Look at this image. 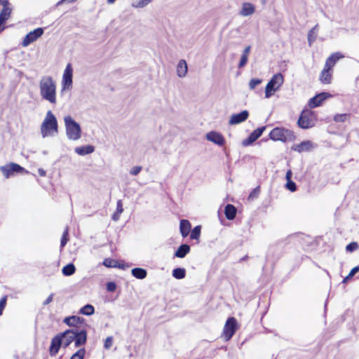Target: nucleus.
<instances>
[{
    "label": "nucleus",
    "mask_w": 359,
    "mask_h": 359,
    "mask_svg": "<svg viewBox=\"0 0 359 359\" xmlns=\"http://www.w3.org/2000/svg\"><path fill=\"white\" fill-rule=\"evenodd\" d=\"M86 339L87 334L83 330H79L77 328L67 330L52 339L49 353L51 356H54L58 353L61 346L66 348L73 341L76 347H79L86 343Z\"/></svg>",
    "instance_id": "nucleus-1"
},
{
    "label": "nucleus",
    "mask_w": 359,
    "mask_h": 359,
    "mask_svg": "<svg viewBox=\"0 0 359 359\" xmlns=\"http://www.w3.org/2000/svg\"><path fill=\"white\" fill-rule=\"evenodd\" d=\"M40 95L52 104L57 103L56 81L51 76H43L39 81Z\"/></svg>",
    "instance_id": "nucleus-2"
},
{
    "label": "nucleus",
    "mask_w": 359,
    "mask_h": 359,
    "mask_svg": "<svg viewBox=\"0 0 359 359\" xmlns=\"http://www.w3.org/2000/svg\"><path fill=\"white\" fill-rule=\"evenodd\" d=\"M41 134L43 138L54 137L58 133V123L56 116L51 111H48L41 125Z\"/></svg>",
    "instance_id": "nucleus-3"
},
{
    "label": "nucleus",
    "mask_w": 359,
    "mask_h": 359,
    "mask_svg": "<svg viewBox=\"0 0 359 359\" xmlns=\"http://www.w3.org/2000/svg\"><path fill=\"white\" fill-rule=\"evenodd\" d=\"M64 123L65 134L68 140L77 141L81 137V127L70 115L64 117Z\"/></svg>",
    "instance_id": "nucleus-4"
},
{
    "label": "nucleus",
    "mask_w": 359,
    "mask_h": 359,
    "mask_svg": "<svg viewBox=\"0 0 359 359\" xmlns=\"http://www.w3.org/2000/svg\"><path fill=\"white\" fill-rule=\"evenodd\" d=\"M283 82L284 77L282 74L277 73L274 74L266 86L265 97L269 98L273 95L280 88Z\"/></svg>",
    "instance_id": "nucleus-5"
},
{
    "label": "nucleus",
    "mask_w": 359,
    "mask_h": 359,
    "mask_svg": "<svg viewBox=\"0 0 359 359\" xmlns=\"http://www.w3.org/2000/svg\"><path fill=\"white\" fill-rule=\"evenodd\" d=\"M269 137L274 141L288 142L294 140L292 131L284 128H275L269 133Z\"/></svg>",
    "instance_id": "nucleus-6"
},
{
    "label": "nucleus",
    "mask_w": 359,
    "mask_h": 359,
    "mask_svg": "<svg viewBox=\"0 0 359 359\" xmlns=\"http://www.w3.org/2000/svg\"><path fill=\"white\" fill-rule=\"evenodd\" d=\"M316 116L310 110H304L298 120V126L303 129H308L314 126Z\"/></svg>",
    "instance_id": "nucleus-7"
},
{
    "label": "nucleus",
    "mask_w": 359,
    "mask_h": 359,
    "mask_svg": "<svg viewBox=\"0 0 359 359\" xmlns=\"http://www.w3.org/2000/svg\"><path fill=\"white\" fill-rule=\"evenodd\" d=\"M73 84V67L70 63H68L63 72L61 86L62 90H69L72 88Z\"/></svg>",
    "instance_id": "nucleus-8"
},
{
    "label": "nucleus",
    "mask_w": 359,
    "mask_h": 359,
    "mask_svg": "<svg viewBox=\"0 0 359 359\" xmlns=\"http://www.w3.org/2000/svg\"><path fill=\"white\" fill-rule=\"evenodd\" d=\"M0 170L6 178H9L22 172V167L15 163H10L0 167Z\"/></svg>",
    "instance_id": "nucleus-9"
},
{
    "label": "nucleus",
    "mask_w": 359,
    "mask_h": 359,
    "mask_svg": "<svg viewBox=\"0 0 359 359\" xmlns=\"http://www.w3.org/2000/svg\"><path fill=\"white\" fill-rule=\"evenodd\" d=\"M237 330V322L234 318H229L224 327L223 336L226 341L229 340Z\"/></svg>",
    "instance_id": "nucleus-10"
},
{
    "label": "nucleus",
    "mask_w": 359,
    "mask_h": 359,
    "mask_svg": "<svg viewBox=\"0 0 359 359\" xmlns=\"http://www.w3.org/2000/svg\"><path fill=\"white\" fill-rule=\"evenodd\" d=\"M43 29L41 27L36 28L34 30L29 32L24 37V46H27L29 44L35 42L38 39H39L43 35Z\"/></svg>",
    "instance_id": "nucleus-11"
},
{
    "label": "nucleus",
    "mask_w": 359,
    "mask_h": 359,
    "mask_svg": "<svg viewBox=\"0 0 359 359\" xmlns=\"http://www.w3.org/2000/svg\"><path fill=\"white\" fill-rule=\"evenodd\" d=\"M316 144L311 140L303 141L299 144H294L292 149L298 153L309 152L316 147Z\"/></svg>",
    "instance_id": "nucleus-12"
},
{
    "label": "nucleus",
    "mask_w": 359,
    "mask_h": 359,
    "mask_svg": "<svg viewBox=\"0 0 359 359\" xmlns=\"http://www.w3.org/2000/svg\"><path fill=\"white\" fill-rule=\"evenodd\" d=\"M205 138L208 141L212 142L219 147H222L225 144V139L224 136L217 131H210L206 133Z\"/></svg>",
    "instance_id": "nucleus-13"
},
{
    "label": "nucleus",
    "mask_w": 359,
    "mask_h": 359,
    "mask_svg": "<svg viewBox=\"0 0 359 359\" xmlns=\"http://www.w3.org/2000/svg\"><path fill=\"white\" fill-rule=\"evenodd\" d=\"M256 12V6L250 2H243L238 11V15L241 17H248L252 15Z\"/></svg>",
    "instance_id": "nucleus-14"
},
{
    "label": "nucleus",
    "mask_w": 359,
    "mask_h": 359,
    "mask_svg": "<svg viewBox=\"0 0 359 359\" xmlns=\"http://www.w3.org/2000/svg\"><path fill=\"white\" fill-rule=\"evenodd\" d=\"M2 9L0 12V22H6L11 17L12 8L8 0H0Z\"/></svg>",
    "instance_id": "nucleus-15"
},
{
    "label": "nucleus",
    "mask_w": 359,
    "mask_h": 359,
    "mask_svg": "<svg viewBox=\"0 0 359 359\" xmlns=\"http://www.w3.org/2000/svg\"><path fill=\"white\" fill-rule=\"evenodd\" d=\"M332 95L327 92L320 93L313 97L311 98L309 102V106L311 108H315L320 106L322 102L327 98L332 97Z\"/></svg>",
    "instance_id": "nucleus-16"
},
{
    "label": "nucleus",
    "mask_w": 359,
    "mask_h": 359,
    "mask_svg": "<svg viewBox=\"0 0 359 359\" xmlns=\"http://www.w3.org/2000/svg\"><path fill=\"white\" fill-rule=\"evenodd\" d=\"M265 129V126L257 128L249 135L247 139L243 141L242 144L245 147L251 144L262 135Z\"/></svg>",
    "instance_id": "nucleus-17"
},
{
    "label": "nucleus",
    "mask_w": 359,
    "mask_h": 359,
    "mask_svg": "<svg viewBox=\"0 0 359 359\" xmlns=\"http://www.w3.org/2000/svg\"><path fill=\"white\" fill-rule=\"evenodd\" d=\"M249 116V113L247 110H244L238 114H233L229 121L230 125H237L245 121Z\"/></svg>",
    "instance_id": "nucleus-18"
},
{
    "label": "nucleus",
    "mask_w": 359,
    "mask_h": 359,
    "mask_svg": "<svg viewBox=\"0 0 359 359\" xmlns=\"http://www.w3.org/2000/svg\"><path fill=\"white\" fill-rule=\"evenodd\" d=\"M344 55L339 52L333 53L330 55V57L326 60L325 64L324 67L326 68L332 69V67L335 65L336 62L341 58H344Z\"/></svg>",
    "instance_id": "nucleus-19"
},
{
    "label": "nucleus",
    "mask_w": 359,
    "mask_h": 359,
    "mask_svg": "<svg viewBox=\"0 0 359 359\" xmlns=\"http://www.w3.org/2000/svg\"><path fill=\"white\" fill-rule=\"evenodd\" d=\"M188 71L187 64L184 60H180L177 65L176 72L177 75L180 78H184L186 76Z\"/></svg>",
    "instance_id": "nucleus-20"
},
{
    "label": "nucleus",
    "mask_w": 359,
    "mask_h": 359,
    "mask_svg": "<svg viewBox=\"0 0 359 359\" xmlns=\"http://www.w3.org/2000/svg\"><path fill=\"white\" fill-rule=\"evenodd\" d=\"M191 225L187 219H182L180 223V231L183 238L187 237L191 231Z\"/></svg>",
    "instance_id": "nucleus-21"
},
{
    "label": "nucleus",
    "mask_w": 359,
    "mask_h": 359,
    "mask_svg": "<svg viewBox=\"0 0 359 359\" xmlns=\"http://www.w3.org/2000/svg\"><path fill=\"white\" fill-rule=\"evenodd\" d=\"M320 81L324 84L330 83L332 81V69L324 67L320 75Z\"/></svg>",
    "instance_id": "nucleus-22"
},
{
    "label": "nucleus",
    "mask_w": 359,
    "mask_h": 359,
    "mask_svg": "<svg viewBox=\"0 0 359 359\" xmlns=\"http://www.w3.org/2000/svg\"><path fill=\"white\" fill-rule=\"evenodd\" d=\"M95 151V148L92 145H86L77 147L74 149V151L79 156H85L92 154Z\"/></svg>",
    "instance_id": "nucleus-23"
},
{
    "label": "nucleus",
    "mask_w": 359,
    "mask_h": 359,
    "mask_svg": "<svg viewBox=\"0 0 359 359\" xmlns=\"http://www.w3.org/2000/svg\"><path fill=\"white\" fill-rule=\"evenodd\" d=\"M190 252V247L187 244H183L179 247L175 253V256L178 258H184Z\"/></svg>",
    "instance_id": "nucleus-24"
},
{
    "label": "nucleus",
    "mask_w": 359,
    "mask_h": 359,
    "mask_svg": "<svg viewBox=\"0 0 359 359\" xmlns=\"http://www.w3.org/2000/svg\"><path fill=\"white\" fill-rule=\"evenodd\" d=\"M224 214H225L226 217L228 219L231 220V219H234L236 217V209L233 205L228 204L225 207Z\"/></svg>",
    "instance_id": "nucleus-25"
},
{
    "label": "nucleus",
    "mask_w": 359,
    "mask_h": 359,
    "mask_svg": "<svg viewBox=\"0 0 359 359\" xmlns=\"http://www.w3.org/2000/svg\"><path fill=\"white\" fill-rule=\"evenodd\" d=\"M131 273L137 279H144L147 275V271L142 268H134L132 269Z\"/></svg>",
    "instance_id": "nucleus-26"
},
{
    "label": "nucleus",
    "mask_w": 359,
    "mask_h": 359,
    "mask_svg": "<svg viewBox=\"0 0 359 359\" xmlns=\"http://www.w3.org/2000/svg\"><path fill=\"white\" fill-rule=\"evenodd\" d=\"M64 323H66L69 326L76 327L78 324L81 323V318L78 316H70L65 318L64 320Z\"/></svg>",
    "instance_id": "nucleus-27"
},
{
    "label": "nucleus",
    "mask_w": 359,
    "mask_h": 359,
    "mask_svg": "<svg viewBox=\"0 0 359 359\" xmlns=\"http://www.w3.org/2000/svg\"><path fill=\"white\" fill-rule=\"evenodd\" d=\"M123 211V208L122 201L118 200L116 204V210L112 215V219L114 221H118Z\"/></svg>",
    "instance_id": "nucleus-28"
},
{
    "label": "nucleus",
    "mask_w": 359,
    "mask_h": 359,
    "mask_svg": "<svg viewBox=\"0 0 359 359\" xmlns=\"http://www.w3.org/2000/svg\"><path fill=\"white\" fill-rule=\"evenodd\" d=\"M318 25L312 28L308 33L309 45L311 46L317 37Z\"/></svg>",
    "instance_id": "nucleus-29"
},
{
    "label": "nucleus",
    "mask_w": 359,
    "mask_h": 359,
    "mask_svg": "<svg viewBox=\"0 0 359 359\" xmlns=\"http://www.w3.org/2000/svg\"><path fill=\"white\" fill-rule=\"evenodd\" d=\"M103 265L108 268H123L122 266L118 264V262L115 259L107 258L103 262Z\"/></svg>",
    "instance_id": "nucleus-30"
},
{
    "label": "nucleus",
    "mask_w": 359,
    "mask_h": 359,
    "mask_svg": "<svg viewBox=\"0 0 359 359\" xmlns=\"http://www.w3.org/2000/svg\"><path fill=\"white\" fill-rule=\"evenodd\" d=\"M152 0H137L133 1L131 4L132 7L135 8H142L147 6Z\"/></svg>",
    "instance_id": "nucleus-31"
},
{
    "label": "nucleus",
    "mask_w": 359,
    "mask_h": 359,
    "mask_svg": "<svg viewBox=\"0 0 359 359\" xmlns=\"http://www.w3.org/2000/svg\"><path fill=\"white\" fill-rule=\"evenodd\" d=\"M94 312L95 309L91 304H86L80 309V313L86 316H91Z\"/></svg>",
    "instance_id": "nucleus-32"
},
{
    "label": "nucleus",
    "mask_w": 359,
    "mask_h": 359,
    "mask_svg": "<svg viewBox=\"0 0 359 359\" xmlns=\"http://www.w3.org/2000/svg\"><path fill=\"white\" fill-rule=\"evenodd\" d=\"M76 268L73 264H69L65 266L62 269V273L65 276H71L74 273Z\"/></svg>",
    "instance_id": "nucleus-33"
},
{
    "label": "nucleus",
    "mask_w": 359,
    "mask_h": 359,
    "mask_svg": "<svg viewBox=\"0 0 359 359\" xmlns=\"http://www.w3.org/2000/svg\"><path fill=\"white\" fill-rule=\"evenodd\" d=\"M186 271L183 268H177L172 271V276L176 279H182L185 277Z\"/></svg>",
    "instance_id": "nucleus-34"
},
{
    "label": "nucleus",
    "mask_w": 359,
    "mask_h": 359,
    "mask_svg": "<svg viewBox=\"0 0 359 359\" xmlns=\"http://www.w3.org/2000/svg\"><path fill=\"white\" fill-rule=\"evenodd\" d=\"M201 226H195L193 230L191 231L190 237L193 240H198L201 235Z\"/></svg>",
    "instance_id": "nucleus-35"
},
{
    "label": "nucleus",
    "mask_w": 359,
    "mask_h": 359,
    "mask_svg": "<svg viewBox=\"0 0 359 359\" xmlns=\"http://www.w3.org/2000/svg\"><path fill=\"white\" fill-rule=\"evenodd\" d=\"M86 353L84 348L79 349L75 353H74L70 359H83Z\"/></svg>",
    "instance_id": "nucleus-36"
},
{
    "label": "nucleus",
    "mask_w": 359,
    "mask_h": 359,
    "mask_svg": "<svg viewBox=\"0 0 359 359\" xmlns=\"http://www.w3.org/2000/svg\"><path fill=\"white\" fill-rule=\"evenodd\" d=\"M358 271H359V266H355L354 268H353V269H351V271L349 272V273L348 274V276H346V277L344 278V280H343L342 283H347V282H348L350 279H351V278H352V277H353V276L356 273H358Z\"/></svg>",
    "instance_id": "nucleus-37"
},
{
    "label": "nucleus",
    "mask_w": 359,
    "mask_h": 359,
    "mask_svg": "<svg viewBox=\"0 0 359 359\" xmlns=\"http://www.w3.org/2000/svg\"><path fill=\"white\" fill-rule=\"evenodd\" d=\"M68 228H66L61 238L60 247L63 248L68 241Z\"/></svg>",
    "instance_id": "nucleus-38"
},
{
    "label": "nucleus",
    "mask_w": 359,
    "mask_h": 359,
    "mask_svg": "<svg viewBox=\"0 0 359 359\" xmlns=\"http://www.w3.org/2000/svg\"><path fill=\"white\" fill-rule=\"evenodd\" d=\"M7 304V296L4 295L0 299V316L3 314V311Z\"/></svg>",
    "instance_id": "nucleus-39"
},
{
    "label": "nucleus",
    "mask_w": 359,
    "mask_h": 359,
    "mask_svg": "<svg viewBox=\"0 0 359 359\" xmlns=\"http://www.w3.org/2000/svg\"><path fill=\"white\" fill-rule=\"evenodd\" d=\"M262 83V80L259 79H252L249 82V88L251 90H253L256 88L257 86L259 85Z\"/></svg>",
    "instance_id": "nucleus-40"
},
{
    "label": "nucleus",
    "mask_w": 359,
    "mask_h": 359,
    "mask_svg": "<svg viewBox=\"0 0 359 359\" xmlns=\"http://www.w3.org/2000/svg\"><path fill=\"white\" fill-rule=\"evenodd\" d=\"M348 115L346 114H337L334 116V120L336 122H344L346 120Z\"/></svg>",
    "instance_id": "nucleus-41"
},
{
    "label": "nucleus",
    "mask_w": 359,
    "mask_h": 359,
    "mask_svg": "<svg viewBox=\"0 0 359 359\" xmlns=\"http://www.w3.org/2000/svg\"><path fill=\"white\" fill-rule=\"evenodd\" d=\"M285 187L288 190H290V191H292V192L295 191L297 189L295 183L292 180L287 181Z\"/></svg>",
    "instance_id": "nucleus-42"
},
{
    "label": "nucleus",
    "mask_w": 359,
    "mask_h": 359,
    "mask_svg": "<svg viewBox=\"0 0 359 359\" xmlns=\"http://www.w3.org/2000/svg\"><path fill=\"white\" fill-rule=\"evenodd\" d=\"M142 170V167L140 165L134 166L130 170V174L132 175H137L141 170Z\"/></svg>",
    "instance_id": "nucleus-43"
},
{
    "label": "nucleus",
    "mask_w": 359,
    "mask_h": 359,
    "mask_svg": "<svg viewBox=\"0 0 359 359\" xmlns=\"http://www.w3.org/2000/svg\"><path fill=\"white\" fill-rule=\"evenodd\" d=\"M358 248V245L355 242H352L346 245V249L348 252H353L355 250H357Z\"/></svg>",
    "instance_id": "nucleus-44"
},
{
    "label": "nucleus",
    "mask_w": 359,
    "mask_h": 359,
    "mask_svg": "<svg viewBox=\"0 0 359 359\" xmlns=\"http://www.w3.org/2000/svg\"><path fill=\"white\" fill-rule=\"evenodd\" d=\"M248 60V56L242 55L240 62H239V64H238V67L239 68L243 67L247 64Z\"/></svg>",
    "instance_id": "nucleus-45"
},
{
    "label": "nucleus",
    "mask_w": 359,
    "mask_h": 359,
    "mask_svg": "<svg viewBox=\"0 0 359 359\" xmlns=\"http://www.w3.org/2000/svg\"><path fill=\"white\" fill-rule=\"evenodd\" d=\"M113 345V338L112 337H108L104 341V346L106 349L110 348Z\"/></svg>",
    "instance_id": "nucleus-46"
},
{
    "label": "nucleus",
    "mask_w": 359,
    "mask_h": 359,
    "mask_svg": "<svg viewBox=\"0 0 359 359\" xmlns=\"http://www.w3.org/2000/svg\"><path fill=\"white\" fill-rule=\"evenodd\" d=\"M76 1L77 0H60L56 4V6H59L65 4H72Z\"/></svg>",
    "instance_id": "nucleus-47"
},
{
    "label": "nucleus",
    "mask_w": 359,
    "mask_h": 359,
    "mask_svg": "<svg viewBox=\"0 0 359 359\" xmlns=\"http://www.w3.org/2000/svg\"><path fill=\"white\" fill-rule=\"evenodd\" d=\"M259 188L255 189L250 194L249 198L253 199L254 198H256L259 194Z\"/></svg>",
    "instance_id": "nucleus-48"
},
{
    "label": "nucleus",
    "mask_w": 359,
    "mask_h": 359,
    "mask_svg": "<svg viewBox=\"0 0 359 359\" xmlns=\"http://www.w3.org/2000/svg\"><path fill=\"white\" fill-rule=\"evenodd\" d=\"M107 290L110 292H113L116 289V284L114 283L110 282L107 285Z\"/></svg>",
    "instance_id": "nucleus-49"
},
{
    "label": "nucleus",
    "mask_w": 359,
    "mask_h": 359,
    "mask_svg": "<svg viewBox=\"0 0 359 359\" xmlns=\"http://www.w3.org/2000/svg\"><path fill=\"white\" fill-rule=\"evenodd\" d=\"M53 296H54V294L53 293L50 294L48 297V298L43 302V305H48V304H50L53 301Z\"/></svg>",
    "instance_id": "nucleus-50"
},
{
    "label": "nucleus",
    "mask_w": 359,
    "mask_h": 359,
    "mask_svg": "<svg viewBox=\"0 0 359 359\" xmlns=\"http://www.w3.org/2000/svg\"><path fill=\"white\" fill-rule=\"evenodd\" d=\"M250 48L251 47L250 46H247L244 50H243V55H247L248 56L250 52Z\"/></svg>",
    "instance_id": "nucleus-51"
},
{
    "label": "nucleus",
    "mask_w": 359,
    "mask_h": 359,
    "mask_svg": "<svg viewBox=\"0 0 359 359\" xmlns=\"http://www.w3.org/2000/svg\"><path fill=\"white\" fill-rule=\"evenodd\" d=\"M291 177H292V171L290 170H289L286 172L285 178H286L287 181H289V180H291Z\"/></svg>",
    "instance_id": "nucleus-52"
},
{
    "label": "nucleus",
    "mask_w": 359,
    "mask_h": 359,
    "mask_svg": "<svg viewBox=\"0 0 359 359\" xmlns=\"http://www.w3.org/2000/svg\"><path fill=\"white\" fill-rule=\"evenodd\" d=\"M38 173L40 176H42V177L46 175V171L43 168H39Z\"/></svg>",
    "instance_id": "nucleus-53"
},
{
    "label": "nucleus",
    "mask_w": 359,
    "mask_h": 359,
    "mask_svg": "<svg viewBox=\"0 0 359 359\" xmlns=\"http://www.w3.org/2000/svg\"><path fill=\"white\" fill-rule=\"evenodd\" d=\"M4 24V22H0V32H2L5 29Z\"/></svg>",
    "instance_id": "nucleus-54"
},
{
    "label": "nucleus",
    "mask_w": 359,
    "mask_h": 359,
    "mask_svg": "<svg viewBox=\"0 0 359 359\" xmlns=\"http://www.w3.org/2000/svg\"><path fill=\"white\" fill-rule=\"evenodd\" d=\"M116 0H107V4H113Z\"/></svg>",
    "instance_id": "nucleus-55"
}]
</instances>
